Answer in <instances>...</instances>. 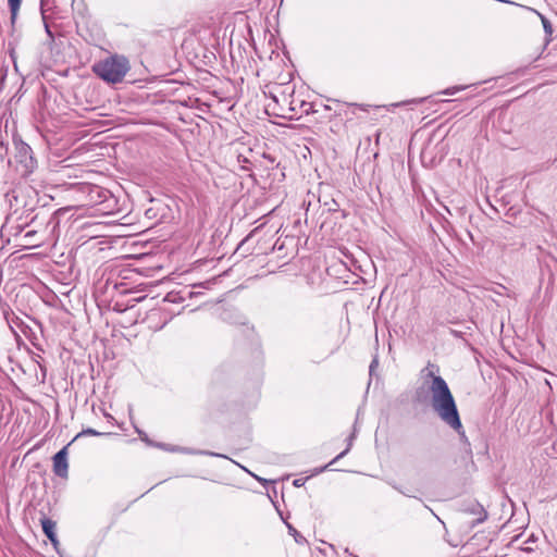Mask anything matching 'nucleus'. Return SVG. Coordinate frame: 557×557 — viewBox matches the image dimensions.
<instances>
[{
  "instance_id": "1",
  "label": "nucleus",
  "mask_w": 557,
  "mask_h": 557,
  "mask_svg": "<svg viewBox=\"0 0 557 557\" xmlns=\"http://www.w3.org/2000/svg\"><path fill=\"white\" fill-rule=\"evenodd\" d=\"M429 376L432 377L430 393L433 411L444 424L463 436L465 430L455 398L448 387V384L442 376L435 375L433 372H430Z\"/></svg>"
},
{
  "instance_id": "2",
  "label": "nucleus",
  "mask_w": 557,
  "mask_h": 557,
  "mask_svg": "<svg viewBox=\"0 0 557 557\" xmlns=\"http://www.w3.org/2000/svg\"><path fill=\"white\" fill-rule=\"evenodd\" d=\"M129 69L128 59L122 54L110 55L92 66V71L97 76L111 84L121 83Z\"/></svg>"
},
{
  "instance_id": "3",
  "label": "nucleus",
  "mask_w": 557,
  "mask_h": 557,
  "mask_svg": "<svg viewBox=\"0 0 557 557\" xmlns=\"http://www.w3.org/2000/svg\"><path fill=\"white\" fill-rule=\"evenodd\" d=\"M462 513L465 515L466 518L463 522L470 528H473L476 524L482 523L487 518V512L485 511L483 506L476 502H471L465 505Z\"/></svg>"
},
{
  "instance_id": "4",
  "label": "nucleus",
  "mask_w": 557,
  "mask_h": 557,
  "mask_svg": "<svg viewBox=\"0 0 557 557\" xmlns=\"http://www.w3.org/2000/svg\"><path fill=\"white\" fill-rule=\"evenodd\" d=\"M71 444L64 446L52 458L53 472L55 475L65 479L69 475L67 448Z\"/></svg>"
},
{
  "instance_id": "5",
  "label": "nucleus",
  "mask_w": 557,
  "mask_h": 557,
  "mask_svg": "<svg viewBox=\"0 0 557 557\" xmlns=\"http://www.w3.org/2000/svg\"><path fill=\"white\" fill-rule=\"evenodd\" d=\"M42 531L46 536L51 541L53 545L58 544V539L55 534V522L49 518L42 517L40 519Z\"/></svg>"
},
{
  "instance_id": "6",
  "label": "nucleus",
  "mask_w": 557,
  "mask_h": 557,
  "mask_svg": "<svg viewBox=\"0 0 557 557\" xmlns=\"http://www.w3.org/2000/svg\"><path fill=\"white\" fill-rule=\"evenodd\" d=\"M22 0H8V5L11 12V18L14 21L21 8Z\"/></svg>"
},
{
  "instance_id": "7",
  "label": "nucleus",
  "mask_w": 557,
  "mask_h": 557,
  "mask_svg": "<svg viewBox=\"0 0 557 557\" xmlns=\"http://www.w3.org/2000/svg\"><path fill=\"white\" fill-rule=\"evenodd\" d=\"M539 15H540V17H541V21H542V24H543V28H544V30H545V34H546L547 36H552V34H553V26H552L550 22H549V21H548L544 15H542V14H540V13H539Z\"/></svg>"
},
{
  "instance_id": "8",
  "label": "nucleus",
  "mask_w": 557,
  "mask_h": 557,
  "mask_svg": "<svg viewBox=\"0 0 557 557\" xmlns=\"http://www.w3.org/2000/svg\"><path fill=\"white\" fill-rule=\"evenodd\" d=\"M37 232L36 231H27L24 235H23V238L25 240V243L27 244H30L32 246H39V244H34V237L36 236Z\"/></svg>"
},
{
  "instance_id": "9",
  "label": "nucleus",
  "mask_w": 557,
  "mask_h": 557,
  "mask_svg": "<svg viewBox=\"0 0 557 557\" xmlns=\"http://www.w3.org/2000/svg\"><path fill=\"white\" fill-rule=\"evenodd\" d=\"M355 437V434H351L350 437H349V442H348V446L345 450H343L339 455H337L331 462L330 465H333L335 463L337 460H339L341 458H343L350 449L351 447V444H352V440Z\"/></svg>"
},
{
  "instance_id": "10",
  "label": "nucleus",
  "mask_w": 557,
  "mask_h": 557,
  "mask_svg": "<svg viewBox=\"0 0 557 557\" xmlns=\"http://www.w3.org/2000/svg\"><path fill=\"white\" fill-rule=\"evenodd\" d=\"M101 434H102V433H100V432H98V431H96V430H94V429H86V430H83L81 433H78V434L76 435V437H75V438H77V437H79V436H82V435L99 436V435H101Z\"/></svg>"
},
{
  "instance_id": "11",
  "label": "nucleus",
  "mask_w": 557,
  "mask_h": 557,
  "mask_svg": "<svg viewBox=\"0 0 557 557\" xmlns=\"http://www.w3.org/2000/svg\"><path fill=\"white\" fill-rule=\"evenodd\" d=\"M423 100H424V98H420V99H412V100H409V101H404V102L394 103V104H392V106H393V107H399V106H404V104H408V103H421Z\"/></svg>"
},
{
  "instance_id": "12",
  "label": "nucleus",
  "mask_w": 557,
  "mask_h": 557,
  "mask_svg": "<svg viewBox=\"0 0 557 557\" xmlns=\"http://www.w3.org/2000/svg\"><path fill=\"white\" fill-rule=\"evenodd\" d=\"M459 87L448 88L444 91L445 95H454L456 91L460 90Z\"/></svg>"
},
{
  "instance_id": "13",
  "label": "nucleus",
  "mask_w": 557,
  "mask_h": 557,
  "mask_svg": "<svg viewBox=\"0 0 557 557\" xmlns=\"http://www.w3.org/2000/svg\"><path fill=\"white\" fill-rule=\"evenodd\" d=\"M376 366H377V359H373L370 364V374L373 373V370H374V368H376Z\"/></svg>"
},
{
  "instance_id": "14",
  "label": "nucleus",
  "mask_w": 557,
  "mask_h": 557,
  "mask_svg": "<svg viewBox=\"0 0 557 557\" xmlns=\"http://www.w3.org/2000/svg\"><path fill=\"white\" fill-rule=\"evenodd\" d=\"M304 483H305V482H304V480H301V479H296V480L294 481V483H293V484H294L295 486H297V487H300V486H302V485H304Z\"/></svg>"
},
{
  "instance_id": "15",
  "label": "nucleus",
  "mask_w": 557,
  "mask_h": 557,
  "mask_svg": "<svg viewBox=\"0 0 557 557\" xmlns=\"http://www.w3.org/2000/svg\"><path fill=\"white\" fill-rule=\"evenodd\" d=\"M326 468H327V466L322 467L321 469L317 470V471H315V473H320V472H322L323 470H325Z\"/></svg>"
},
{
  "instance_id": "16",
  "label": "nucleus",
  "mask_w": 557,
  "mask_h": 557,
  "mask_svg": "<svg viewBox=\"0 0 557 557\" xmlns=\"http://www.w3.org/2000/svg\"><path fill=\"white\" fill-rule=\"evenodd\" d=\"M47 0H40V4L41 7L44 5V3L46 2Z\"/></svg>"
}]
</instances>
